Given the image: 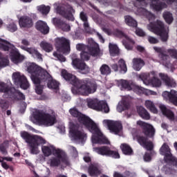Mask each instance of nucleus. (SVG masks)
Here are the masks:
<instances>
[{"mask_svg": "<svg viewBox=\"0 0 177 177\" xmlns=\"http://www.w3.org/2000/svg\"><path fill=\"white\" fill-rule=\"evenodd\" d=\"M69 113L72 117L77 119V122H79L80 125H82L86 129H88L89 132L93 133L91 137L93 143L95 145H110L109 139L103 135L97 124L91 118L82 114L77 109L74 108L70 109Z\"/></svg>", "mask_w": 177, "mask_h": 177, "instance_id": "obj_1", "label": "nucleus"}, {"mask_svg": "<svg viewBox=\"0 0 177 177\" xmlns=\"http://www.w3.org/2000/svg\"><path fill=\"white\" fill-rule=\"evenodd\" d=\"M27 71L31 75V80L35 85L47 84L49 89H59V83L53 80L48 71L37 65L35 63L30 64L27 67Z\"/></svg>", "mask_w": 177, "mask_h": 177, "instance_id": "obj_2", "label": "nucleus"}, {"mask_svg": "<svg viewBox=\"0 0 177 177\" xmlns=\"http://www.w3.org/2000/svg\"><path fill=\"white\" fill-rule=\"evenodd\" d=\"M61 75L66 81H68L71 85L79 89L82 96H89L91 93H95L97 89L96 83L89 79L80 80L64 69L62 71Z\"/></svg>", "mask_w": 177, "mask_h": 177, "instance_id": "obj_3", "label": "nucleus"}, {"mask_svg": "<svg viewBox=\"0 0 177 177\" xmlns=\"http://www.w3.org/2000/svg\"><path fill=\"white\" fill-rule=\"evenodd\" d=\"M21 137L29 145L31 154H38L39 153L38 147L46 143V140L41 136L31 135L27 131L21 132Z\"/></svg>", "mask_w": 177, "mask_h": 177, "instance_id": "obj_4", "label": "nucleus"}, {"mask_svg": "<svg viewBox=\"0 0 177 177\" xmlns=\"http://www.w3.org/2000/svg\"><path fill=\"white\" fill-rule=\"evenodd\" d=\"M0 93H3V99H10L16 102L26 100V95L14 87L9 86L8 84L3 82H0Z\"/></svg>", "mask_w": 177, "mask_h": 177, "instance_id": "obj_5", "label": "nucleus"}, {"mask_svg": "<svg viewBox=\"0 0 177 177\" xmlns=\"http://www.w3.org/2000/svg\"><path fill=\"white\" fill-rule=\"evenodd\" d=\"M0 49L5 52H10V56L12 62L15 64L21 63L24 60V56L20 55L19 50L16 49L15 46L12 45L9 41L0 38Z\"/></svg>", "mask_w": 177, "mask_h": 177, "instance_id": "obj_6", "label": "nucleus"}, {"mask_svg": "<svg viewBox=\"0 0 177 177\" xmlns=\"http://www.w3.org/2000/svg\"><path fill=\"white\" fill-rule=\"evenodd\" d=\"M34 118L39 125H44V127H53L57 119L55 115L48 113L42 110H37L34 113Z\"/></svg>", "mask_w": 177, "mask_h": 177, "instance_id": "obj_7", "label": "nucleus"}, {"mask_svg": "<svg viewBox=\"0 0 177 177\" xmlns=\"http://www.w3.org/2000/svg\"><path fill=\"white\" fill-rule=\"evenodd\" d=\"M149 30L156 35H159L162 42H167L168 41L169 35L167 29L165 28V25L164 22L157 20L154 22H150L148 25Z\"/></svg>", "mask_w": 177, "mask_h": 177, "instance_id": "obj_8", "label": "nucleus"}, {"mask_svg": "<svg viewBox=\"0 0 177 177\" xmlns=\"http://www.w3.org/2000/svg\"><path fill=\"white\" fill-rule=\"evenodd\" d=\"M55 10L58 15L66 19V20H70L71 21H74L75 18H74V13H75V10L68 3L66 4H55Z\"/></svg>", "mask_w": 177, "mask_h": 177, "instance_id": "obj_9", "label": "nucleus"}, {"mask_svg": "<svg viewBox=\"0 0 177 177\" xmlns=\"http://www.w3.org/2000/svg\"><path fill=\"white\" fill-rule=\"evenodd\" d=\"M87 106L89 109H93V110H97V111H104V113H109L110 111L107 102L99 101L97 99L87 100Z\"/></svg>", "mask_w": 177, "mask_h": 177, "instance_id": "obj_10", "label": "nucleus"}, {"mask_svg": "<svg viewBox=\"0 0 177 177\" xmlns=\"http://www.w3.org/2000/svg\"><path fill=\"white\" fill-rule=\"evenodd\" d=\"M55 153L53 157L49 160L50 167H59L62 162H67V158L66 157V152L60 149H54Z\"/></svg>", "mask_w": 177, "mask_h": 177, "instance_id": "obj_11", "label": "nucleus"}, {"mask_svg": "<svg viewBox=\"0 0 177 177\" xmlns=\"http://www.w3.org/2000/svg\"><path fill=\"white\" fill-rule=\"evenodd\" d=\"M94 151L100 156H105V157H111V158H120V153L118 150H111L109 146H102L93 148Z\"/></svg>", "mask_w": 177, "mask_h": 177, "instance_id": "obj_12", "label": "nucleus"}, {"mask_svg": "<svg viewBox=\"0 0 177 177\" xmlns=\"http://www.w3.org/2000/svg\"><path fill=\"white\" fill-rule=\"evenodd\" d=\"M161 156H164V160L166 162H171L174 167L177 168V158H175L171 153V148L167 143H164L160 149Z\"/></svg>", "mask_w": 177, "mask_h": 177, "instance_id": "obj_13", "label": "nucleus"}, {"mask_svg": "<svg viewBox=\"0 0 177 177\" xmlns=\"http://www.w3.org/2000/svg\"><path fill=\"white\" fill-rule=\"evenodd\" d=\"M136 124L142 129V132L145 136L149 139H154L156 135V129L153 125L142 120H138Z\"/></svg>", "mask_w": 177, "mask_h": 177, "instance_id": "obj_14", "label": "nucleus"}, {"mask_svg": "<svg viewBox=\"0 0 177 177\" xmlns=\"http://www.w3.org/2000/svg\"><path fill=\"white\" fill-rule=\"evenodd\" d=\"M12 81L15 85L20 86L21 89H28L30 84L27 80V77L24 75H21L19 72H15L12 74Z\"/></svg>", "mask_w": 177, "mask_h": 177, "instance_id": "obj_15", "label": "nucleus"}, {"mask_svg": "<svg viewBox=\"0 0 177 177\" xmlns=\"http://www.w3.org/2000/svg\"><path fill=\"white\" fill-rule=\"evenodd\" d=\"M55 48L61 53H70V41L64 37L55 39Z\"/></svg>", "mask_w": 177, "mask_h": 177, "instance_id": "obj_16", "label": "nucleus"}, {"mask_svg": "<svg viewBox=\"0 0 177 177\" xmlns=\"http://www.w3.org/2000/svg\"><path fill=\"white\" fill-rule=\"evenodd\" d=\"M153 50L157 52V53H159L158 57L163 66L167 68H169V67H171V57L167 54V50H165V48L163 47L160 48L154 46Z\"/></svg>", "mask_w": 177, "mask_h": 177, "instance_id": "obj_17", "label": "nucleus"}, {"mask_svg": "<svg viewBox=\"0 0 177 177\" xmlns=\"http://www.w3.org/2000/svg\"><path fill=\"white\" fill-rule=\"evenodd\" d=\"M69 133L75 140H84L86 138V134L84 130H80V124H72L70 127Z\"/></svg>", "mask_w": 177, "mask_h": 177, "instance_id": "obj_18", "label": "nucleus"}, {"mask_svg": "<svg viewBox=\"0 0 177 177\" xmlns=\"http://www.w3.org/2000/svg\"><path fill=\"white\" fill-rule=\"evenodd\" d=\"M86 48L88 51V53H90L91 56L93 57H100V56H102L99 44L95 42L93 39H88Z\"/></svg>", "mask_w": 177, "mask_h": 177, "instance_id": "obj_19", "label": "nucleus"}, {"mask_svg": "<svg viewBox=\"0 0 177 177\" xmlns=\"http://www.w3.org/2000/svg\"><path fill=\"white\" fill-rule=\"evenodd\" d=\"M114 35L118 37V38H125L126 40H123V45L125 46L126 49L131 50L132 49V45L135 44V41L129 38L128 35H125L122 30L116 29L114 31Z\"/></svg>", "mask_w": 177, "mask_h": 177, "instance_id": "obj_20", "label": "nucleus"}, {"mask_svg": "<svg viewBox=\"0 0 177 177\" xmlns=\"http://www.w3.org/2000/svg\"><path fill=\"white\" fill-rule=\"evenodd\" d=\"M136 139L140 146L145 147V149H147L149 151H151V150H153L154 145H153V142L149 140L150 138L146 136L137 134L136 136Z\"/></svg>", "mask_w": 177, "mask_h": 177, "instance_id": "obj_21", "label": "nucleus"}, {"mask_svg": "<svg viewBox=\"0 0 177 177\" xmlns=\"http://www.w3.org/2000/svg\"><path fill=\"white\" fill-rule=\"evenodd\" d=\"M72 65L75 68H77L78 70H81L82 71H85V74H88L89 73V67L87 66L85 62H82V60L77 58V55L73 54L72 55Z\"/></svg>", "mask_w": 177, "mask_h": 177, "instance_id": "obj_22", "label": "nucleus"}, {"mask_svg": "<svg viewBox=\"0 0 177 177\" xmlns=\"http://www.w3.org/2000/svg\"><path fill=\"white\" fill-rule=\"evenodd\" d=\"M106 122L109 131L115 135H118L122 131V124L118 121L104 120Z\"/></svg>", "mask_w": 177, "mask_h": 177, "instance_id": "obj_23", "label": "nucleus"}, {"mask_svg": "<svg viewBox=\"0 0 177 177\" xmlns=\"http://www.w3.org/2000/svg\"><path fill=\"white\" fill-rule=\"evenodd\" d=\"M53 24L57 28H59L65 32H68L71 31V27L66 23V21L60 18L55 17L53 19Z\"/></svg>", "mask_w": 177, "mask_h": 177, "instance_id": "obj_24", "label": "nucleus"}, {"mask_svg": "<svg viewBox=\"0 0 177 177\" xmlns=\"http://www.w3.org/2000/svg\"><path fill=\"white\" fill-rule=\"evenodd\" d=\"M19 24L21 28H31L34 26V21L30 17L22 16L19 19Z\"/></svg>", "mask_w": 177, "mask_h": 177, "instance_id": "obj_25", "label": "nucleus"}, {"mask_svg": "<svg viewBox=\"0 0 177 177\" xmlns=\"http://www.w3.org/2000/svg\"><path fill=\"white\" fill-rule=\"evenodd\" d=\"M111 67L113 71L117 72L120 71V73H123V74H125L127 71H128L127 68V64H125V61L122 59H120L118 64H113L111 65Z\"/></svg>", "mask_w": 177, "mask_h": 177, "instance_id": "obj_26", "label": "nucleus"}, {"mask_svg": "<svg viewBox=\"0 0 177 177\" xmlns=\"http://www.w3.org/2000/svg\"><path fill=\"white\" fill-rule=\"evenodd\" d=\"M35 28L37 31H39L43 35L49 34V26L48 24L44 21L39 20L35 24Z\"/></svg>", "mask_w": 177, "mask_h": 177, "instance_id": "obj_27", "label": "nucleus"}, {"mask_svg": "<svg viewBox=\"0 0 177 177\" xmlns=\"http://www.w3.org/2000/svg\"><path fill=\"white\" fill-rule=\"evenodd\" d=\"M21 48L23 50H26L30 55H32V57L35 59H37L38 60H41L42 62V54L38 52V50L35 47H26L24 46H21Z\"/></svg>", "mask_w": 177, "mask_h": 177, "instance_id": "obj_28", "label": "nucleus"}, {"mask_svg": "<svg viewBox=\"0 0 177 177\" xmlns=\"http://www.w3.org/2000/svg\"><path fill=\"white\" fill-rule=\"evenodd\" d=\"M159 77L164 81L165 85L169 88H175L176 86V82L172 78L169 77L168 75L164 73H160Z\"/></svg>", "mask_w": 177, "mask_h": 177, "instance_id": "obj_29", "label": "nucleus"}, {"mask_svg": "<svg viewBox=\"0 0 177 177\" xmlns=\"http://www.w3.org/2000/svg\"><path fill=\"white\" fill-rule=\"evenodd\" d=\"M160 110L163 114L165 115L171 122H176V118H175V114L172 111L167 109L166 106L162 105L160 106Z\"/></svg>", "mask_w": 177, "mask_h": 177, "instance_id": "obj_30", "label": "nucleus"}, {"mask_svg": "<svg viewBox=\"0 0 177 177\" xmlns=\"http://www.w3.org/2000/svg\"><path fill=\"white\" fill-rule=\"evenodd\" d=\"M152 1L151 3V8L156 12H161L162 9L167 8V3L160 1V0H150Z\"/></svg>", "mask_w": 177, "mask_h": 177, "instance_id": "obj_31", "label": "nucleus"}, {"mask_svg": "<svg viewBox=\"0 0 177 177\" xmlns=\"http://www.w3.org/2000/svg\"><path fill=\"white\" fill-rule=\"evenodd\" d=\"M137 12L140 16H145L148 20H154V15L145 8L137 7Z\"/></svg>", "mask_w": 177, "mask_h": 177, "instance_id": "obj_32", "label": "nucleus"}, {"mask_svg": "<svg viewBox=\"0 0 177 177\" xmlns=\"http://www.w3.org/2000/svg\"><path fill=\"white\" fill-rule=\"evenodd\" d=\"M119 86H121V91H132L133 83L129 80H120L118 81Z\"/></svg>", "mask_w": 177, "mask_h": 177, "instance_id": "obj_33", "label": "nucleus"}, {"mask_svg": "<svg viewBox=\"0 0 177 177\" xmlns=\"http://www.w3.org/2000/svg\"><path fill=\"white\" fill-rule=\"evenodd\" d=\"M88 173L90 176H99L102 174L97 164H91L88 167Z\"/></svg>", "mask_w": 177, "mask_h": 177, "instance_id": "obj_34", "label": "nucleus"}, {"mask_svg": "<svg viewBox=\"0 0 177 177\" xmlns=\"http://www.w3.org/2000/svg\"><path fill=\"white\" fill-rule=\"evenodd\" d=\"M143 66H145V61H143L142 58L133 59V68H134L136 71H140Z\"/></svg>", "mask_w": 177, "mask_h": 177, "instance_id": "obj_35", "label": "nucleus"}, {"mask_svg": "<svg viewBox=\"0 0 177 177\" xmlns=\"http://www.w3.org/2000/svg\"><path fill=\"white\" fill-rule=\"evenodd\" d=\"M137 113L143 120H150V113L143 106H138L137 108Z\"/></svg>", "mask_w": 177, "mask_h": 177, "instance_id": "obj_36", "label": "nucleus"}, {"mask_svg": "<svg viewBox=\"0 0 177 177\" xmlns=\"http://www.w3.org/2000/svg\"><path fill=\"white\" fill-rule=\"evenodd\" d=\"M55 150H57V149L53 146H42L41 147L42 153L45 157H49V156H52V153L54 155Z\"/></svg>", "mask_w": 177, "mask_h": 177, "instance_id": "obj_37", "label": "nucleus"}, {"mask_svg": "<svg viewBox=\"0 0 177 177\" xmlns=\"http://www.w3.org/2000/svg\"><path fill=\"white\" fill-rule=\"evenodd\" d=\"M120 148L122 149L123 154H125V156H132V154H133V150H132L131 146L127 144H122Z\"/></svg>", "mask_w": 177, "mask_h": 177, "instance_id": "obj_38", "label": "nucleus"}, {"mask_svg": "<svg viewBox=\"0 0 177 177\" xmlns=\"http://www.w3.org/2000/svg\"><path fill=\"white\" fill-rule=\"evenodd\" d=\"M124 20L126 24H127V26H129V27H138V22L136 21V20L132 18V17L129 15H126L124 16Z\"/></svg>", "mask_w": 177, "mask_h": 177, "instance_id": "obj_39", "label": "nucleus"}, {"mask_svg": "<svg viewBox=\"0 0 177 177\" xmlns=\"http://www.w3.org/2000/svg\"><path fill=\"white\" fill-rule=\"evenodd\" d=\"M145 104V107H147L151 113H153V114H157L158 113L157 108H156V105H154V103L151 100H146Z\"/></svg>", "mask_w": 177, "mask_h": 177, "instance_id": "obj_40", "label": "nucleus"}, {"mask_svg": "<svg viewBox=\"0 0 177 177\" xmlns=\"http://www.w3.org/2000/svg\"><path fill=\"white\" fill-rule=\"evenodd\" d=\"M100 71L102 75H110V74H111V68H110V66L106 64L101 66Z\"/></svg>", "mask_w": 177, "mask_h": 177, "instance_id": "obj_41", "label": "nucleus"}, {"mask_svg": "<svg viewBox=\"0 0 177 177\" xmlns=\"http://www.w3.org/2000/svg\"><path fill=\"white\" fill-rule=\"evenodd\" d=\"M40 47L42 48L43 50H45V52L49 53L53 50V47L52 46V44L46 41H41L40 43Z\"/></svg>", "mask_w": 177, "mask_h": 177, "instance_id": "obj_42", "label": "nucleus"}, {"mask_svg": "<svg viewBox=\"0 0 177 177\" xmlns=\"http://www.w3.org/2000/svg\"><path fill=\"white\" fill-rule=\"evenodd\" d=\"M37 10L40 12L41 15H48L49 12H50V6L42 4L37 6Z\"/></svg>", "mask_w": 177, "mask_h": 177, "instance_id": "obj_43", "label": "nucleus"}, {"mask_svg": "<svg viewBox=\"0 0 177 177\" xmlns=\"http://www.w3.org/2000/svg\"><path fill=\"white\" fill-rule=\"evenodd\" d=\"M169 102L174 104V106H177V91L171 90V94L170 95V98L169 99Z\"/></svg>", "mask_w": 177, "mask_h": 177, "instance_id": "obj_44", "label": "nucleus"}, {"mask_svg": "<svg viewBox=\"0 0 177 177\" xmlns=\"http://www.w3.org/2000/svg\"><path fill=\"white\" fill-rule=\"evenodd\" d=\"M149 84H151L152 86H155V88H160L162 83L160 79L153 76V78L149 80Z\"/></svg>", "mask_w": 177, "mask_h": 177, "instance_id": "obj_45", "label": "nucleus"}, {"mask_svg": "<svg viewBox=\"0 0 177 177\" xmlns=\"http://www.w3.org/2000/svg\"><path fill=\"white\" fill-rule=\"evenodd\" d=\"M163 18L167 24H171L174 21V18L172 17V14L169 12H165L163 14Z\"/></svg>", "mask_w": 177, "mask_h": 177, "instance_id": "obj_46", "label": "nucleus"}, {"mask_svg": "<svg viewBox=\"0 0 177 177\" xmlns=\"http://www.w3.org/2000/svg\"><path fill=\"white\" fill-rule=\"evenodd\" d=\"M109 52L111 55H118L120 51L118 50V47L115 44H111V43L109 45Z\"/></svg>", "mask_w": 177, "mask_h": 177, "instance_id": "obj_47", "label": "nucleus"}, {"mask_svg": "<svg viewBox=\"0 0 177 177\" xmlns=\"http://www.w3.org/2000/svg\"><path fill=\"white\" fill-rule=\"evenodd\" d=\"M132 91H133L135 93H137V95H142V93H145V88L138 85L133 86Z\"/></svg>", "mask_w": 177, "mask_h": 177, "instance_id": "obj_48", "label": "nucleus"}, {"mask_svg": "<svg viewBox=\"0 0 177 177\" xmlns=\"http://www.w3.org/2000/svg\"><path fill=\"white\" fill-rule=\"evenodd\" d=\"M0 107L2 110L4 111H6L8 109H9V102H8V100L0 99Z\"/></svg>", "mask_w": 177, "mask_h": 177, "instance_id": "obj_49", "label": "nucleus"}, {"mask_svg": "<svg viewBox=\"0 0 177 177\" xmlns=\"http://www.w3.org/2000/svg\"><path fill=\"white\" fill-rule=\"evenodd\" d=\"M9 64V59L2 57V54L0 53V68L2 67H6Z\"/></svg>", "mask_w": 177, "mask_h": 177, "instance_id": "obj_50", "label": "nucleus"}, {"mask_svg": "<svg viewBox=\"0 0 177 177\" xmlns=\"http://www.w3.org/2000/svg\"><path fill=\"white\" fill-rule=\"evenodd\" d=\"M80 57L83 62H88L91 59V53L86 51H82L80 53Z\"/></svg>", "mask_w": 177, "mask_h": 177, "instance_id": "obj_51", "label": "nucleus"}, {"mask_svg": "<svg viewBox=\"0 0 177 177\" xmlns=\"http://www.w3.org/2000/svg\"><path fill=\"white\" fill-rule=\"evenodd\" d=\"M0 153H1L3 156H8V145L6 143L3 142L0 145Z\"/></svg>", "mask_w": 177, "mask_h": 177, "instance_id": "obj_52", "label": "nucleus"}, {"mask_svg": "<svg viewBox=\"0 0 177 177\" xmlns=\"http://www.w3.org/2000/svg\"><path fill=\"white\" fill-rule=\"evenodd\" d=\"M149 75L147 73H143L140 75L139 78L143 81L144 84H150V80H149Z\"/></svg>", "mask_w": 177, "mask_h": 177, "instance_id": "obj_53", "label": "nucleus"}, {"mask_svg": "<svg viewBox=\"0 0 177 177\" xmlns=\"http://www.w3.org/2000/svg\"><path fill=\"white\" fill-rule=\"evenodd\" d=\"M7 28L8 31H10V32H15V31H17V25H16L15 22H12L8 24Z\"/></svg>", "mask_w": 177, "mask_h": 177, "instance_id": "obj_54", "label": "nucleus"}, {"mask_svg": "<svg viewBox=\"0 0 177 177\" xmlns=\"http://www.w3.org/2000/svg\"><path fill=\"white\" fill-rule=\"evenodd\" d=\"M53 56L55 57H57V59H58V60H59V62H66V58L64 57V55H62V54H59L56 52L53 53Z\"/></svg>", "mask_w": 177, "mask_h": 177, "instance_id": "obj_55", "label": "nucleus"}, {"mask_svg": "<svg viewBox=\"0 0 177 177\" xmlns=\"http://www.w3.org/2000/svg\"><path fill=\"white\" fill-rule=\"evenodd\" d=\"M122 111H124V110H128L129 109V102L127 100H123L122 102Z\"/></svg>", "mask_w": 177, "mask_h": 177, "instance_id": "obj_56", "label": "nucleus"}, {"mask_svg": "<svg viewBox=\"0 0 177 177\" xmlns=\"http://www.w3.org/2000/svg\"><path fill=\"white\" fill-rule=\"evenodd\" d=\"M35 91L37 95H41L44 92V85H41V84H37Z\"/></svg>", "mask_w": 177, "mask_h": 177, "instance_id": "obj_57", "label": "nucleus"}, {"mask_svg": "<svg viewBox=\"0 0 177 177\" xmlns=\"http://www.w3.org/2000/svg\"><path fill=\"white\" fill-rule=\"evenodd\" d=\"M171 95H172V91L170 92L165 91L162 93V96L164 97V99H166V100H169L171 97Z\"/></svg>", "mask_w": 177, "mask_h": 177, "instance_id": "obj_58", "label": "nucleus"}, {"mask_svg": "<svg viewBox=\"0 0 177 177\" xmlns=\"http://www.w3.org/2000/svg\"><path fill=\"white\" fill-rule=\"evenodd\" d=\"M80 20L83 21H88V15L84 11H82L80 14Z\"/></svg>", "mask_w": 177, "mask_h": 177, "instance_id": "obj_59", "label": "nucleus"}, {"mask_svg": "<svg viewBox=\"0 0 177 177\" xmlns=\"http://www.w3.org/2000/svg\"><path fill=\"white\" fill-rule=\"evenodd\" d=\"M148 41L149 42V44H158L159 41L157 39V38L149 36L148 37Z\"/></svg>", "mask_w": 177, "mask_h": 177, "instance_id": "obj_60", "label": "nucleus"}, {"mask_svg": "<svg viewBox=\"0 0 177 177\" xmlns=\"http://www.w3.org/2000/svg\"><path fill=\"white\" fill-rule=\"evenodd\" d=\"M144 160L146 162L151 161V155L149 153H145L144 155Z\"/></svg>", "mask_w": 177, "mask_h": 177, "instance_id": "obj_61", "label": "nucleus"}, {"mask_svg": "<svg viewBox=\"0 0 177 177\" xmlns=\"http://www.w3.org/2000/svg\"><path fill=\"white\" fill-rule=\"evenodd\" d=\"M136 32L139 37H145L146 35V33L142 29H137Z\"/></svg>", "mask_w": 177, "mask_h": 177, "instance_id": "obj_62", "label": "nucleus"}, {"mask_svg": "<svg viewBox=\"0 0 177 177\" xmlns=\"http://www.w3.org/2000/svg\"><path fill=\"white\" fill-rule=\"evenodd\" d=\"M84 44H78L76 45V48L77 50H82V52H84Z\"/></svg>", "mask_w": 177, "mask_h": 177, "instance_id": "obj_63", "label": "nucleus"}, {"mask_svg": "<svg viewBox=\"0 0 177 177\" xmlns=\"http://www.w3.org/2000/svg\"><path fill=\"white\" fill-rule=\"evenodd\" d=\"M136 49L138 52H140L141 53H145V47L142 46H137Z\"/></svg>", "mask_w": 177, "mask_h": 177, "instance_id": "obj_64", "label": "nucleus"}]
</instances>
